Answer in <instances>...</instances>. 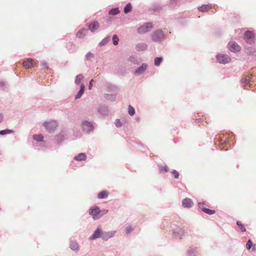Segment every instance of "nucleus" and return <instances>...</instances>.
Returning a JSON list of instances; mask_svg holds the SVG:
<instances>
[{"label": "nucleus", "instance_id": "obj_25", "mask_svg": "<svg viewBox=\"0 0 256 256\" xmlns=\"http://www.w3.org/2000/svg\"><path fill=\"white\" fill-rule=\"evenodd\" d=\"M120 12L118 8H114L110 10L108 12L110 14L116 15Z\"/></svg>", "mask_w": 256, "mask_h": 256}, {"label": "nucleus", "instance_id": "obj_28", "mask_svg": "<svg viewBox=\"0 0 256 256\" xmlns=\"http://www.w3.org/2000/svg\"><path fill=\"white\" fill-rule=\"evenodd\" d=\"M250 77L248 75H247L245 76L244 78L242 79V82L244 84H246L250 82Z\"/></svg>", "mask_w": 256, "mask_h": 256}, {"label": "nucleus", "instance_id": "obj_8", "mask_svg": "<svg viewBox=\"0 0 256 256\" xmlns=\"http://www.w3.org/2000/svg\"><path fill=\"white\" fill-rule=\"evenodd\" d=\"M116 233L115 231H110L108 232H104L101 234V238L104 240H106L109 238H112L114 236Z\"/></svg>", "mask_w": 256, "mask_h": 256}, {"label": "nucleus", "instance_id": "obj_43", "mask_svg": "<svg viewBox=\"0 0 256 256\" xmlns=\"http://www.w3.org/2000/svg\"><path fill=\"white\" fill-rule=\"evenodd\" d=\"M92 82H93V80H92L90 81V84H89V86H88V88H89L90 90H91L92 87Z\"/></svg>", "mask_w": 256, "mask_h": 256}, {"label": "nucleus", "instance_id": "obj_17", "mask_svg": "<svg viewBox=\"0 0 256 256\" xmlns=\"http://www.w3.org/2000/svg\"><path fill=\"white\" fill-rule=\"evenodd\" d=\"M200 207L201 208L202 211L208 214H215L216 211L214 210H210L205 208H202L200 204Z\"/></svg>", "mask_w": 256, "mask_h": 256}, {"label": "nucleus", "instance_id": "obj_4", "mask_svg": "<svg viewBox=\"0 0 256 256\" xmlns=\"http://www.w3.org/2000/svg\"><path fill=\"white\" fill-rule=\"evenodd\" d=\"M217 60L220 63L227 64L230 62V58L226 54H218L217 56Z\"/></svg>", "mask_w": 256, "mask_h": 256}, {"label": "nucleus", "instance_id": "obj_1", "mask_svg": "<svg viewBox=\"0 0 256 256\" xmlns=\"http://www.w3.org/2000/svg\"><path fill=\"white\" fill-rule=\"evenodd\" d=\"M89 214L92 216L94 219H98L100 218V209L98 206L91 208L89 211Z\"/></svg>", "mask_w": 256, "mask_h": 256}, {"label": "nucleus", "instance_id": "obj_34", "mask_svg": "<svg viewBox=\"0 0 256 256\" xmlns=\"http://www.w3.org/2000/svg\"><path fill=\"white\" fill-rule=\"evenodd\" d=\"M172 173L173 174V176H174V178H178L179 174H178V172L177 171H176V170H173L172 172Z\"/></svg>", "mask_w": 256, "mask_h": 256}, {"label": "nucleus", "instance_id": "obj_23", "mask_svg": "<svg viewBox=\"0 0 256 256\" xmlns=\"http://www.w3.org/2000/svg\"><path fill=\"white\" fill-rule=\"evenodd\" d=\"M247 54L248 55H255L256 54V49L252 47L248 49Z\"/></svg>", "mask_w": 256, "mask_h": 256}, {"label": "nucleus", "instance_id": "obj_32", "mask_svg": "<svg viewBox=\"0 0 256 256\" xmlns=\"http://www.w3.org/2000/svg\"><path fill=\"white\" fill-rule=\"evenodd\" d=\"M118 37L116 35H114L113 36V38H112V41H113V44L114 45H116L118 44Z\"/></svg>", "mask_w": 256, "mask_h": 256}, {"label": "nucleus", "instance_id": "obj_27", "mask_svg": "<svg viewBox=\"0 0 256 256\" xmlns=\"http://www.w3.org/2000/svg\"><path fill=\"white\" fill-rule=\"evenodd\" d=\"M70 246V248L74 250H77L78 249V245L75 242H72Z\"/></svg>", "mask_w": 256, "mask_h": 256}, {"label": "nucleus", "instance_id": "obj_24", "mask_svg": "<svg viewBox=\"0 0 256 256\" xmlns=\"http://www.w3.org/2000/svg\"><path fill=\"white\" fill-rule=\"evenodd\" d=\"M33 138L38 142H42L43 140L44 137L42 134H40L33 136Z\"/></svg>", "mask_w": 256, "mask_h": 256}, {"label": "nucleus", "instance_id": "obj_40", "mask_svg": "<svg viewBox=\"0 0 256 256\" xmlns=\"http://www.w3.org/2000/svg\"><path fill=\"white\" fill-rule=\"evenodd\" d=\"M226 138L225 140H222V138H219L220 144H225L226 142Z\"/></svg>", "mask_w": 256, "mask_h": 256}, {"label": "nucleus", "instance_id": "obj_11", "mask_svg": "<svg viewBox=\"0 0 256 256\" xmlns=\"http://www.w3.org/2000/svg\"><path fill=\"white\" fill-rule=\"evenodd\" d=\"M109 195V192L107 190H102L98 194V199H102L106 198Z\"/></svg>", "mask_w": 256, "mask_h": 256}, {"label": "nucleus", "instance_id": "obj_10", "mask_svg": "<svg viewBox=\"0 0 256 256\" xmlns=\"http://www.w3.org/2000/svg\"><path fill=\"white\" fill-rule=\"evenodd\" d=\"M88 28L92 32H94L99 28V23L97 22H94L88 24Z\"/></svg>", "mask_w": 256, "mask_h": 256}, {"label": "nucleus", "instance_id": "obj_36", "mask_svg": "<svg viewBox=\"0 0 256 256\" xmlns=\"http://www.w3.org/2000/svg\"><path fill=\"white\" fill-rule=\"evenodd\" d=\"M115 124L117 127H120L122 126V122L120 120H116Z\"/></svg>", "mask_w": 256, "mask_h": 256}, {"label": "nucleus", "instance_id": "obj_13", "mask_svg": "<svg viewBox=\"0 0 256 256\" xmlns=\"http://www.w3.org/2000/svg\"><path fill=\"white\" fill-rule=\"evenodd\" d=\"M147 68V64H143L140 68H138L136 71L135 73L136 74H140L142 73Z\"/></svg>", "mask_w": 256, "mask_h": 256}, {"label": "nucleus", "instance_id": "obj_20", "mask_svg": "<svg viewBox=\"0 0 256 256\" xmlns=\"http://www.w3.org/2000/svg\"><path fill=\"white\" fill-rule=\"evenodd\" d=\"M147 48V45L146 44H140L136 46V48L138 50H144Z\"/></svg>", "mask_w": 256, "mask_h": 256}, {"label": "nucleus", "instance_id": "obj_37", "mask_svg": "<svg viewBox=\"0 0 256 256\" xmlns=\"http://www.w3.org/2000/svg\"><path fill=\"white\" fill-rule=\"evenodd\" d=\"M108 212V210L106 209L100 210V217H102L104 214H106Z\"/></svg>", "mask_w": 256, "mask_h": 256}, {"label": "nucleus", "instance_id": "obj_15", "mask_svg": "<svg viewBox=\"0 0 256 256\" xmlns=\"http://www.w3.org/2000/svg\"><path fill=\"white\" fill-rule=\"evenodd\" d=\"M212 8L210 5L204 4L199 7L198 10L202 12H206Z\"/></svg>", "mask_w": 256, "mask_h": 256}, {"label": "nucleus", "instance_id": "obj_18", "mask_svg": "<svg viewBox=\"0 0 256 256\" xmlns=\"http://www.w3.org/2000/svg\"><path fill=\"white\" fill-rule=\"evenodd\" d=\"M84 84H82L80 86V91L78 92V94L76 96V99L79 98L81 97V96L84 94Z\"/></svg>", "mask_w": 256, "mask_h": 256}, {"label": "nucleus", "instance_id": "obj_6", "mask_svg": "<svg viewBox=\"0 0 256 256\" xmlns=\"http://www.w3.org/2000/svg\"><path fill=\"white\" fill-rule=\"evenodd\" d=\"M164 37L162 30H156L152 35V39L154 42H158L161 40Z\"/></svg>", "mask_w": 256, "mask_h": 256}, {"label": "nucleus", "instance_id": "obj_31", "mask_svg": "<svg viewBox=\"0 0 256 256\" xmlns=\"http://www.w3.org/2000/svg\"><path fill=\"white\" fill-rule=\"evenodd\" d=\"M162 58H156L154 60V64L156 66H158L162 62Z\"/></svg>", "mask_w": 256, "mask_h": 256}, {"label": "nucleus", "instance_id": "obj_2", "mask_svg": "<svg viewBox=\"0 0 256 256\" xmlns=\"http://www.w3.org/2000/svg\"><path fill=\"white\" fill-rule=\"evenodd\" d=\"M152 28V26L150 23H146L140 27L138 32L139 34H142L149 32Z\"/></svg>", "mask_w": 256, "mask_h": 256}, {"label": "nucleus", "instance_id": "obj_39", "mask_svg": "<svg viewBox=\"0 0 256 256\" xmlns=\"http://www.w3.org/2000/svg\"><path fill=\"white\" fill-rule=\"evenodd\" d=\"M160 171L164 172H167L168 171V168L166 166H162L160 168Z\"/></svg>", "mask_w": 256, "mask_h": 256}, {"label": "nucleus", "instance_id": "obj_44", "mask_svg": "<svg viewBox=\"0 0 256 256\" xmlns=\"http://www.w3.org/2000/svg\"><path fill=\"white\" fill-rule=\"evenodd\" d=\"M92 56V54L91 53H88L86 55V57L88 58L90 56Z\"/></svg>", "mask_w": 256, "mask_h": 256}, {"label": "nucleus", "instance_id": "obj_19", "mask_svg": "<svg viewBox=\"0 0 256 256\" xmlns=\"http://www.w3.org/2000/svg\"><path fill=\"white\" fill-rule=\"evenodd\" d=\"M23 66L26 68H30L32 66V60L28 59L23 62Z\"/></svg>", "mask_w": 256, "mask_h": 256}, {"label": "nucleus", "instance_id": "obj_22", "mask_svg": "<svg viewBox=\"0 0 256 256\" xmlns=\"http://www.w3.org/2000/svg\"><path fill=\"white\" fill-rule=\"evenodd\" d=\"M132 6L130 3H128L126 4V6L124 8V12L126 14H127L130 12L132 10Z\"/></svg>", "mask_w": 256, "mask_h": 256}, {"label": "nucleus", "instance_id": "obj_30", "mask_svg": "<svg viewBox=\"0 0 256 256\" xmlns=\"http://www.w3.org/2000/svg\"><path fill=\"white\" fill-rule=\"evenodd\" d=\"M236 224L240 226L242 232H245L246 231V228L240 222L238 221Z\"/></svg>", "mask_w": 256, "mask_h": 256}, {"label": "nucleus", "instance_id": "obj_9", "mask_svg": "<svg viewBox=\"0 0 256 256\" xmlns=\"http://www.w3.org/2000/svg\"><path fill=\"white\" fill-rule=\"evenodd\" d=\"M182 204L184 208H190L193 206V202L191 199L186 198L182 200Z\"/></svg>", "mask_w": 256, "mask_h": 256}, {"label": "nucleus", "instance_id": "obj_12", "mask_svg": "<svg viewBox=\"0 0 256 256\" xmlns=\"http://www.w3.org/2000/svg\"><path fill=\"white\" fill-rule=\"evenodd\" d=\"M87 30L86 28H82L76 34V36L78 38H83L86 34Z\"/></svg>", "mask_w": 256, "mask_h": 256}, {"label": "nucleus", "instance_id": "obj_3", "mask_svg": "<svg viewBox=\"0 0 256 256\" xmlns=\"http://www.w3.org/2000/svg\"><path fill=\"white\" fill-rule=\"evenodd\" d=\"M228 45L230 50L233 52H238L241 49L240 46L234 42H230Z\"/></svg>", "mask_w": 256, "mask_h": 256}, {"label": "nucleus", "instance_id": "obj_38", "mask_svg": "<svg viewBox=\"0 0 256 256\" xmlns=\"http://www.w3.org/2000/svg\"><path fill=\"white\" fill-rule=\"evenodd\" d=\"M83 125H84V129L86 128H84V126H88L90 127V128L88 130H91L92 129V126L90 122H85L84 123Z\"/></svg>", "mask_w": 256, "mask_h": 256}, {"label": "nucleus", "instance_id": "obj_26", "mask_svg": "<svg viewBox=\"0 0 256 256\" xmlns=\"http://www.w3.org/2000/svg\"><path fill=\"white\" fill-rule=\"evenodd\" d=\"M13 131L8 129H6L4 130H2L0 131V135H4L6 134H10L11 133H12Z\"/></svg>", "mask_w": 256, "mask_h": 256}, {"label": "nucleus", "instance_id": "obj_16", "mask_svg": "<svg viewBox=\"0 0 256 256\" xmlns=\"http://www.w3.org/2000/svg\"><path fill=\"white\" fill-rule=\"evenodd\" d=\"M86 156L84 153H80L78 156L74 157V160L78 161L84 160H86Z\"/></svg>", "mask_w": 256, "mask_h": 256}, {"label": "nucleus", "instance_id": "obj_45", "mask_svg": "<svg viewBox=\"0 0 256 256\" xmlns=\"http://www.w3.org/2000/svg\"><path fill=\"white\" fill-rule=\"evenodd\" d=\"M2 116L1 114H0V122L2 120Z\"/></svg>", "mask_w": 256, "mask_h": 256}, {"label": "nucleus", "instance_id": "obj_42", "mask_svg": "<svg viewBox=\"0 0 256 256\" xmlns=\"http://www.w3.org/2000/svg\"><path fill=\"white\" fill-rule=\"evenodd\" d=\"M42 66L44 68H48V65L46 64V63L45 62H42Z\"/></svg>", "mask_w": 256, "mask_h": 256}, {"label": "nucleus", "instance_id": "obj_14", "mask_svg": "<svg viewBox=\"0 0 256 256\" xmlns=\"http://www.w3.org/2000/svg\"><path fill=\"white\" fill-rule=\"evenodd\" d=\"M101 230L100 228H98L93 234L90 238V240H94L96 238L101 237Z\"/></svg>", "mask_w": 256, "mask_h": 256}, {"label": "nucleus", "instance_id": "obj_7", "mask_svg": "<svg viewBox=\"0 0 256 256\" xmlns=\"http://www.w3.org/2000/svg\"><path fill=\"white\" fill-rule=\"evenodd\" d=\"M254 33L251 31H246L244 36V40L248 43H251V42L254 39Z\"/></svg>", "mask_w": 256, "mask_h": 256}, {"label": "nucleus", "instance_id": "obj_35", "mask_svg": "<svg viewBox=\"0 0 256 256\" xmlns=\"http://www.w3.org/2000/svg\"><path fill=\"white\" fill-rule=\"evenodd\" d=\"M133 230L131 226H128L126 228V234H129Z\"/></svg>", "mask_w": 256, "mask_h": 256}, {"label": "nucleus", "instance_id": "obj_33", "mask_svg": "<svg viewBox=\"0 0 256 256\" xmlns=\"http://www.w3.org/2000/svg\"><path fill=\"white\" fill-rule=\"evenodd\" d=\"M252 242L251 241V240H249L246 244V248L248 250H250L252 246Z\"/></svg>", "mask_w": 256, "mask_h": 256}, {"label": "nucleus", "instance_id": "obj_41", "mask_svg": "<svg viewBox=\"0 0 256 256\" xmlns=\"http://www.w3.org/2000/svg\"><path fill=\"white\" fill-rule=\"evenodd\" d=\"M178 234L180 236H183L184 234V230H182V229H180L178 230Z\"/></svg>", "mask_w": 256, "mask_h": 256}, {"label": "nucleus", "instance_id": "obj_21", "mask_svg": "<svg viewBox=\"0 0 256 256\" xmlns=\"http://www.w3.org/2000/svg\"><path fill=\"white\" fill-rule=\"evenodd\" d=\"M84 78V76L82 74L78 75L75 78V82L76 84H79Z\"/></svg>", "mask_w": 256, "mask_h": 256}, {"label": "nucleus", "instance_id": "obj_5", "mask_svg": "<svg viewBox=\"0 0 256 256\" xmlns=\"http://www.w3.org/2000/svg\"><path fill=\"white\" fill-rule=\"evenodd\" d=\"M44 127L50 131L54 130L58 126L57 123L54 120L46 122L44 124Z\"/></svg>", "mask_w": 256, "mask_h": 256}, {"label": "nucleus", "instance_id": "obj_29", "mask_svg": "<svg viewBox=\"0 0 256 256\" xmlns=\"http://www.w3.org/2000/svg\"><path fill=\"white\" fill-rule=\"evenodd\" d=\"M128 114L130 115V116H133L134 115V113H135V110H134V108L133 107H132L130 105H129L128 106Z\"/></svg>", "mask_w": 256, "mask_h": 256}]
</instances>
